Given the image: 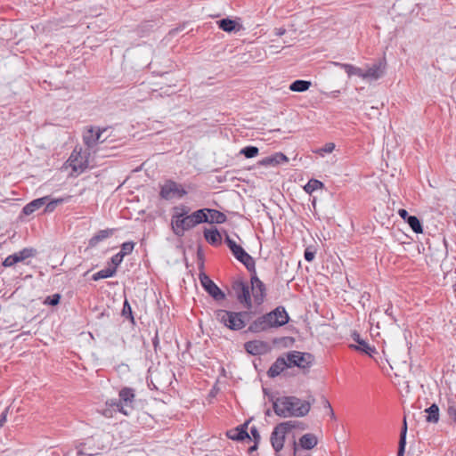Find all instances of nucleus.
<instances>
[{"label": "nucleus", "instance_id": "obj_46", "mask_svg": "<svg viewBox=\"0 0 456 456\" xmlns=\"http://www.w3.org/2000/svg\"><path fill=\"white\" fill-rule=\"evenodd\" d=\"M250 433L254 438V443L258 444L260 441V434L256 427L250 428Z\"/></svg>", "mask_w": 456, "mask_h": 456}, {"label": "nucleus", "instance_id": "obj_27", "mask_svg": "<svg viewBox=\"0 0 456 456\" xmlns=\"http://www.w3.org/2000/svg\"><path fill=\"white\" fill-rule=\"evenodd\" d=\"M426 421L428 423H437L439 421L440 413L439 407L437 404L433 403L428 408L425 410Z\"/></svg>", "mask_w": 456, "mask_h": 456}, {"label": "nucleus", "instance_id": "obj_15", "mask_svg": "<svg viewBox=\"0 0 456 456\" xmlns=\"http://www.w3.org/2000/svg\"><path fill=\"white\" fill-rule=\"evenodd\" d=\"M244 347L252 355L265 354L269 349L268 344L261 340L248 341L245 343Z\"/></svg>", "mask_w": 456, "mask_h": 456}, {"label": "nucleus", "instance_id": "obj_10", "mask_svg": "<svg viewBox=\"0 0 456 456\" xmlns=\"http://www.w3.org/2000/svg\"><path fill=\"white\" fill-rule=\"evenodd\" d=\"M200 281L204 289L216 301H222L225 298V294L219 287L205 273H200L199 275Z\"/></svg>", "mask_w": 456, "mask_h": 456}, {"label": "nucleus", "instance_id": "obj_29", "mask_svg": "<svg viewBox=\"0 0 456 456\" xmlns=\"http://www.w3.org/2000/svg\"><path fill=\"white\" fill-rule=\"evenodd\" d=\"M407 422L406 418L403 419V427L400 432L397 456H403L406 446Z\"/></svg>", "mask_w": 456, "mask_h": 456}, {"label": "nucleus", "instance_id": "obj_7", "mask_svg": "<svg viewBox=\"0 0 456 456\" xmlns=\"http://www.w3.org/2000/svg\"><path fill=\"white\" fill-rule=\"evenodd\" d=\"M232 289L235 297L240 304H241L248 310L252 308V301L249 293V287L242 279H237L232 281Z\"/></svg>", "mask_w": 456, "mask_h": 456}, {"label": "nucleus", "instance_id": "obj_11", "mask_svg": "<svg viewBox=\"0 0 456 456\" xmlns=\"http://www.w3.org/2000/svg\"><path fill=\"white\" fill-rule=\"evenodd\" d=\"M187 194V191L175 181L168 180L161 186L159 195L164 200H170L174 197L182 198Z\"/></svg>", "mask_w": 456, "mask_h": 456}, {"label": "nucleus", "instance_id": "obj_3", "mask_svg": "<svg viewBox=\"0 0 456 456\" xmlns=\"http://www.w3.org/2000/svg\"><path fill=\"white\" fill-rule=\"evenodd\" d=\"M214 314L216 321L232 330L243 329L250 317V314L247 311L232 312L224 309L215 311Z\"/></svg>", "mask_w": 456, "mask_h": 456}, {"label": "nucleus", "instance_id": "obj_57", "mask_svg": "<svg viewBox=\"0 0 456 456\" xmlns=\"http://www.w3.org/2000/svg\"><path fill=\"white\" fill-rule=\"evenodd\" d=\"M281 340H289L292 343L294 341V338L290 337H285L281 338Z\"/></svg>", "mask_w": 456, "mask_h": 456}, {"label": "nucleus", "instance_id": "obj_40", "mask_svg": "<svg viewBox=\"0 0 456 456\" xmlns=\"http://www.w3.org/2000/svg\"><path fill=\"white\" fill-rule=\"evenodd\" d=\"M335 149V144L333 142H328L323 147L315 151V153L323 156L324 153H331Z\"/></svg>", "mask_w": 456, "mask_h": 456}, {"label": "nucleus", "instance_id": "obj_58", "mask_svg": "<svg viewBox=\"0 0 456 456\" xmlns=\"http://www.w3.org/2000/svg\"><path fill=\"white\" fill-rule=\"evenodd\" d=\"M265 415L266 416H270L271 415V411L269 409L265 411Z\"/></svg>", "mask_w": 456, "mask_h": 456}, {"label": "nucleus", "instance_id": "obj_12", "mask_svg": "<svg viewBox=\"0 0 456 456\" xmlns=\"http://www.w3.org/2000/svg\"><path fill=\"white\" fill-rule=\"evenodd\" d=\"M251 278V290H252V296L254 297L255 302L257 305H260L263 303L265 297V285L264 282L257 277L256 272H250Z\"/></svg>", "mask_w": 456, "mask_h": 456}, {"label": "nucleus", "instance_id": "obj_50", "mask_svg": "<svg viewBox=\"0 0 456 456\" xmlns=\"http://www.w3.org/2000/svg\"><path fill=\"white\" fill-rule=\"evenodd\" d=\"M8 408H6L0 415V428L4 426L7 419Z\"/></svg>", "mask_w": 456, "mask_h": 456}, {"label": "nucleus", "instance_id": "obj_18", "mask_svg": "<svg viewBox=\"0 0 456 456\" xmlns=\"http://www.w3.org/2000/svg\"><path fill=\"white\" fill-rule=\"evenodd\" d=\"M248 423H244L242 425L238 426L235 428L230 429L226 432V436L228 438L234 441H242L244 439H250V436L248 433Z\"/></svg>", "mask_w": 456, "mask_h": 456}, {"label": "nucleus", "instance_id": "obj_6", "mask_svg": "<svg viewBox=\"0 0 456 456\" xmlns=\"http://www.w3.org/2000/svg\"><path fill=\"white\" fill-rule=\"evenodd\" d=\"M224 241L234 257L241 264H243L248 272H255L256 265L254 258L248 253H247L240 245H238L228 235H226Z\"/></svg>", "mask_w": 456, "mask_h": 456}, {"label": "nucleus", "instance_id": "obj_42", "mask_svg": "<svg viewBox=\"0 0 456 456\" xmlns=\"http://www.w3.org/2000/svg\"><path fill=\"white\" fill-rule=\"evenodd\" d=\"M19 262V257L16 256L15 253L12 255L8 256L3 262V265L4 267H10L14 265Z\"/></svg>", "mask_w": 456, "mask_h": 456}, {"label": "nucleus", "instance_id": "obj_25", "mask_svg": "<svg viewBox=\"0 0 456 456\" xmlns=\"http://www.w3.org/2000/svg\"><path fill=\"white\" fill-rule=\"evenodd\" d=\"M217 25H218L219 28H221L222 30H224L225 32H229V33L235 31V30H239L241 27L234 20H232L229 18L221 19V20H217Z\"/></svg>", "mask_w": 456, "mask_h": 456}, {"label": "nucleus", "instance_id": "obj_53", "mask_svg": "<svg viewBox=\"0 0 456 456\" xmlns=\"http://www.w3.org/2000/svg\"><path fill=\"white\" fill-rule=\"evenodd\" d=\"M339 94H340V91L336 90V91H332V92L329 93L328 95L335 98V97H338L339 95Z\"/></svg>", "mask_w": 456, "mask_h": 456}, {"label": "nucleus", "instance_id": "obj_26", "mask_svg": "<svg viewBox=\"0 0 456 456\" xmlns=\"http://www.w3.org/2000/svg\"><path fill=\"white\" fill-rule=\"evenodd\" d=\"M332 64L343 69L346 72L348 77H352L354 75L362 78V69L358 67H355L352 64L340 63L337 61L332 62Z\"/></svg>", "mask_w": 456, "mask_h": 456}, {"label": "nucleus", "instance_id": "obj_33", "mask_svg": "<svg viewBox=\"0 0 456 456\" xmlns=\"http://www.w3.org/2000/svg\"><path fill=\"white\" fill-rule=\"evenodd\" d=\"M408 219L409 220H407L406 223L409 224V226L411 228V230L415 233H422L423 232L422 224L417 216H412L411 217H408Z\"/></svg>", "mask_w": 456, "mask_h": 456}, {"label": "nucleus", "instance_id": "obj_36", "mask_svg": "<svg viewBox=\"0 0 456 456\" xmlns=\"http://www.w3.org/2000/svg\"><path fill=\"white\" fill-rule=\"evenodd\" d=\"M323 186V183L316 179H311L309 182L305 185L304 189L305 191L311 194L314 191L321 189Z\"/></svg>", "mask_w": 456, "mask_h": 456}, {"label": "nucleus", "instance_id": "obj_55", "mask_svg": "<svg viewBox=\"0 0 456 456\" xmlns=\"http://www.w3.org/2000/svg\"><path fill=\"white\" fill-rule=\"evenodd\" d=\"M386 314H387L388 316H390L392 319H394L393 317V313H392V306H389L386 309L385 311Z\"/></svg>", "mask_w": 456, "mask_h": 456}, {"label": "nucleus", "instance_id": "obj_14", "mask_svg": "<svg viewBox=\"0 0 456 456\" xmlns=\"http://www.w3.org/2000/svg\"><path fill=\"white\" fill-rule=\"evenodd\" d=\"M106 130L107 128H98L97 131L94 132V127H90L83 135L84 143L88 149H93L98 143L103 142L105 139H102V135Z\"/></svg>", "mask_w": 456, "mask_h": 456}, {"label": "nucleus", "instance_id": "obj_52", "mask_svg": "<svg viewBox=\"0 0 456 456\" xmlns=\"http://www.w3.org/2000/svg\"><path fill=\"white\" fill-rule=\"evenodd\" d=\"M286 33V29L284 28H278L274 29V34L278 37H281Z\"/></svg>", "mask_w": 456, "mask_h": 456}, {"label": "nucleus", "instance_id": "obj_19", "mask_svg": "<svg viewBox=\"0 0 456 456\" xmlns=\"http://www.w3.org/2000/svg\"><path fill=\"white\" fill-rule=\"evenodd\" d=\"M289 368L287 357L280 356L269 368L267 374L270 378L279 376L285 369Z\"/></svg>", "mask_w": 456, "mask_h": 456}, {"label": "nucleus", "instance_id": "obj_21", "mask_svg": "<svg viewBox=\"0 0 456 456\" xmlns=\"http://www.w3.org/2000/svg\"><path fill=\"white\" fill-rule=\"evenodd\" d=\"M352 338L354 342L357 343V346L351 345L350 346L357 351H361L365 353L366 354L371 356L373 353H375V348L371 347L364 339H362L357 332H354Z\"/></svg>", "mask_w": 456, "mask_h": 456}, {"label": "nucleus", "instance_id": "obj_9", "mask_svg": "<svg viewBox=\"0 0 456 456\" xmlns=\"http://www.w3.org/2000/svg\"><path fill=\"white\" fill-rule=\"evenodd\" d=\"M279 322L273 315V311L268 314H265L256 320H255L252 323H250L248 327V330L251 332H261L267 330L271 328H278Z\"/></svg>", "mask_w": 456, "mask_h": 456}, {"label": "nucleus", "instance_id": "obj_45", "mask_svg": "<svg viewBox=\"0 0 456 456\" xmlns=\"http://www.w3.org/2000/svg\"><path fill=\"white\" fill-rule=\"evenodd\" d=\"M124 256L118 252L111 257L112 268H116L122 263Z\"/></svg>", "mask_w": 456, "mask_h": 456}, {"label": "nucleus", "instance_id": "obj_17", "mask_svg": "<svg viewBox=\"0 0 456 456\" xmlns=\"http://www.w3.org/2000/svg\"><path fill=\"white\" fill-rule=\"evenodd\" d=\"M200 210H203L207 217V221H205V223L221 224L225 223L227 220L226 216L219 210L207 208H200Z\"/></svg>", "mask_w": 456, "mask_h": 456}, {"label": "nucleus", "instance_id": "obj_16", "mask_svg": "<svg viewBox=\"0 0 456 456\" xmlns=\"http://www.w3.org/2000/svg\"><path fill=\"white\" fill-rule=\"evenodd\" d=\"M385 72V65L379 61L374 63L371 67H369L365 71L362 70V78L377 80L380 78Z\"/></svg>", "mask_w": 456, "mask_h": 456}, {"label": "nucleus", "instance_id": "obj_39", "mask_svg": "<svg viewBox=\"0 0 456 456\" xmlns=\"http://www.w3.org/2000/svg\"><path fill=\"white\" fill-rule=\"evenodd\" d=\"M134 245L135 244L133 241L124 242L121 245V249H120L119 253L125 257L126 256H127L133 252Z\"/></svg>", "mask_w": 456, "mask_h": 456}, {"label": "nucleus", "instance_id": "obj_48", "mask_svg": "<svg viewBox=\"0 0 456 456\" xmlns=\"http://www.w3.org/2000/svg\"><path fill=\"white\" fill-rule=\"evenodd\" d=\"M398 214L405 222H407V220H409L408 217H411L412 216H410L408 214L407 210L403 209V208L399 209L398 210Z\"/></svg>", "mask_w": 456, "mask_h": 456}, {"label": "nucleus", "instance_id": "obj_24", "mask_svg": "<svg viewBox=\"0 0 456 456\" xmlns=\"http://www.w3.org/2000/svg\"><path fill=\"white\" fill-rule=\"evenodd\" d=\"M203 233L205 240L210 245L216 246L221 244V234L216 227L211 229H205Z\"/></svg>", "mask_w": 456, "mask_h": 456}, {"label": "nucleus", "instance_id": "obj_20", "mask_svg": "<svg viewBox=\"0 0 456 456\" xmlns=\"http://www.w3.org/2000/svg\"><path fill=\"white\" fill-rule=\"evenodd\" d=\"M288 161L289 159L285 154L281 152H276L273 155L264 158L259 161L258 164L264 167H275Z\"/></svg>", "mask_w": 456, "mask_h": 456}, {"label": "nucleus", "instance_id": "obj_1", "mask_svg": "<svg viewBox=\"0 0 456 456\" xmlns=\"http://www.w3.org/2000/svg\"><path fill=\"white\" fill-rule=\"evenodd\" d=\"M272 401L273 411L279 417H305L310 411L314 398L303 401L296 396H281Z\"/></svg>", "mask_w": 456, "mask_h": 456}, {"label": "nucleus", "instance_id": "obj_56", "mask_svg": "<svg viewBox=\"0 0 456 456\" xmlns=\"http://www.w3.org/2000/svg\"><path fill=\"white\" fill-rule=\"evenodd\" d=\"M256 449H257V444L254 443V445H252L248 448V452H252L256 451Z\"/></svg>", "mask_w": 456, "mask_h": 456}, {"label": "nucleus", "instance_id": "obj_37", "mask_svg": "<svg viewBox=\"0 0 456 456\" xmlns=\"http://www.w3.org/2000/svg\"><path fill=\"white\" fill-rule=\"evenodd\" d=\"M258 148L256 146H246L240 150V154L244 155L247 159H251L258 154Z\"/></svg>", "mask_w": 456, "mask_h": 456}, {"label": "nucleus", "instance_id": "obj_34", "mask_svg": "<svg viewBox=\"0 0 456 456\" xmlns=\"http://www.w3.org/2000/svg\"><path fill=\"white\" fill-rule=\"evenodd\" d=\"M446 415L452 422H456V402L452 399L447 402Z\"/></svg>", "mask_w": 456, "mask_h": 456}, {"label": "nucleus", "instance_id": "obj_28", "mask_svg": "<svg viewBox=\"0 0 456 456\" xmlns=\"http://www.w3.org/2000/svg\"><path fill=\"white\" fill-rule=\"evenodd\" d=\"M318 441L314 435L305 434L299 439V444L303 449L311 450L316 446Z\"/></svg>", "mask_w": 456, "mask_h": 456}, {"label": "nucleus", "instance_id": "obj_5", "mask_svg": "<svg viewBox=\"0 0 456 456\" xmlns=\"http://www.w3.org/2000/svg\"><path fill=\"white\" fill-rule=\"evenodd\" d=\"M300 422L295 420H289L278 424L271 434V444L273 450L278 452L284 445L285 436L293 428H297Z\"/></svg>", "mask_w": 456, "mask_h": 456}, {"label": "nucleus", "instance_id": "obj_13", "mask_svg": "<svg viewBox=\"0 0 456 456\" xmlns=\"http://www.w3.org/2000/svg\"><path fill=\"white\" fill-rule=\"evenodd\" d=\"M68 162L72 168V171L77 175L83 173L88 167V159L86 157L82 156L81 151H77L75 149L69 156Z\"/></svg>", "mask_w": 456, "mask_h": 456}, {"label": "nucleus", "instance_id": "obj_35", "mask_svg": "<svg viewBox=\"0 0 456 456\" xmlns=\"http://www.w3.org/2000/svg\"><path fill=\"white\" fill-rule=\"evenodd\" d=\"M37 254V250L32 248H25L19 252H16V256L19 257V262L23 261L28 257H33Z\"/></svg>", "mask_w": 456, "mask_h": 456}, {"label": "nucleus", "instance_id": "obj_51", "mask_svg": "<svg viewBox=\"0 0 456 456\" xmlns=\"http://www.w3.org/2000/svg\"><path fill=\"white\" fill-rule=\"evenodd\" d=\"M152 345H153L154 349L157 350V348L159 346V339L158 332H156L154 338H152Z\"/></svg>", "mask_w": 456, "mask_h": 456}, {"label": "nucleus", "instance_id": "obj_41", "mask_svg": "<svg viewBox=\"0 0 456 456\" xmlns=\"http://www.w3.org/2000/svg\"><path fill=\"white\" fill-rule=\"evenodd\" d=\"M63 202V200L62 199H57V200H53L52 201H49L47 203H45V208L44 209V212L45 213H50V212H53L58 204Z\"/></svg>", "mask_w": 456, "mask_h": 456}, {"label": "nucleus", "instance_id": "obj_38", "mask_svg": "<svg viewBox=\"0 0 456 456\" xmlns=\"http://www.w3.org/2000/svg\"><path fill=\"white\" fill-rule=\"evenodd\" d=\"M122 316L130 320L132 323L134 322L131 305L127 300H125L122 309Z\"/></svg>", "mask_w": 456, "mask_h": 456}, {"label": "nucleus", "instance_id": "obj_22", "mask_svg": "<svg viewBox=\"0 0 456 456\" xmlns=\"http://www.w3.org/2000/svg\"><path fill=\"white\" fill-rule=\"evenodd\" d=\"M48 200V196L33 200L32 201H30L29 203L23 207L22 213L25 216H29L33 214L37 209L41 208Z\"/></svg>", "mask_w": 456, "mask_h": 456}, {"label": "nucleus", "instance_id": "obj_2", "mask_svg": "<svg viewBox=\"0 0 456 456\" xmlns=\"http://www.w3.org/2000/svg\"><path fill=\"white\" fill-rule=\"evenodd\" d=\"M184 215V213L181 215H172L171 217L172 231L178 237H183L185 232L207 221L205 213L200 209L192 212L187 216Z\"/></svg>", "mask_w": 456, "mask_h": 456}, {"label": "nucleus", "instance_id": "obj_8", "mask_svg": "<svg viewBox=\"0 0 456 456\" xmlns=\"http://www.w3.org/2000/svg\"><path fill=\"white\" fill-rule=\"evenodd\" d=\"M289 368L298 367L299 369L310 368L314 362V355L310 353L290 351L286 354Z\"/></svg>", "mask_w": 456, "mask_h": 456}, {"label": "nucleus", "instance_id": "obj_23", "mask_svg": "<svg viewBox=\"0 0 456 456\" xmlns=\"http://www.w3.org/2000/svg\"><path fill=\"white\" fill-rule=\"evenodd\" d=\"M113 232H114V229H105V230L99 231L95 235H94L89 240L88 247L89 248L96 247L101 241L112 236Z\"/></svg>", "mask_w": 456, "mask_h": 456}, {"label": "nucleus", "instance_id": "obj_4", "mask_svg": "<svg viewBox=\"0 0 456 456\" xmlns=\"http://www.w3.org/2000/svg\"><path fill=\"white\" fill-rule=\"evenodd\" d=\"M119 399H111L107 402L110 407H117L119 412L126 416L130 415L134 408V402L135 398L134 389L131 387H123L118 393Z\"/></svg>", "mask_w": 456, "mask_h": 456}, {"label": "nucleus", "instance_id": "obj_43", "mask_svg": "<svg viewBox=\"0 0 456 456\" xmlns=\"http://www.w3.org/2000/svg\"><path fill=\"white\" fill-rule=\"evenodd\" d=\"M60 300H61V296L60 294H53L50 297H47V298L45 299V303L50 305H57L59 303H60Z\"/></svg>", "mask_w": 456, "mask_h": 456}, {"label": "nucleus", "instance_id": "obj_49", "mask_svg": "<svg viewBox=\"0 0 456 456\" xmlns=\"http://www.w3.org/2000/svg\"><path fill=\"white\" fill-rule=\"evenodd\" d=\"M321 403H322V404L323 408H324L326 411H328V410H330V408H332V407H331L330 403L329 402V400H328L325 396H322V398H321Z\"/></svg>", "mask_w": 456, "mask_h": 456}, {"label": "nucleus", "instance_id": "obj_31", "mask_svg": "<svg viewBox=\"0 0 456 456\" xmlns=\"http://www.w3.org/2000/svg\"><path fill=\"white\" fill-rule=\"evenodd\" d=\"M311 86V82L307 80L297 79L292 82L289 86V89L293 92H305Z\"/></svg>", "mask_w": 456, "mask_h": 456}, {"label": "nucleus", "instance_id": "obj_44", "mask_svg": "<svg viewBox=\"0 0 456 456\" xmlns=\"http://www.w3.org/2000/svg\"><path fill=\"white\" fill-rule=\"evenodd\" d=\"M190 212V208L186 206H183V205H180V206H177V207H175L174 208V214L173 215H181V214H185L184 216H189Z\"/></svg>", "mask_w": 456, "mask_h": 456}, {"label": "nucleus", "instance_id": "obj_54", "mask_svg": "<svg viewBox=\"0 0 456 456\" xmlns=\"http://www.w3.org/2000/svg\"><path fill=\"white\" fill-rule=\"evenodd\" d=\"M327 413L330 415V419H336V416H335V413H334V411L332 408H330V410L327 411Z\"/></svg>", "mask_w": 456, "mask_h": 456}, {"label": "nucleus", "instance_id": "obj_32", "mask_svg": "<svg viewBox=\"0 0 456 456\" xmlns=\"http://www.w3.org/2000/svg\"><path fill=\"white\" fill-rule=\"evenodd\" d=\"M116 273V268H104L93 275L94 281L112 277Z\"/></svg>", "mask_w": 456, "mask_h": 456}, {"label": "nucleus", "instance_id": "obj_30", "mask_svg": "<svg viewBox=\"0 0 456 456\" xmlns=\"http://www.w3.org/2000/svg\"><path fill=\"white\" fill-rule=\"evenodd\" d=\"M273 315L279 322L278 327L283 326L289 322V317L283 306H278L273 310Z\"/></svg>", "mask_w": 456, "mask_h": 456}, {"label": "nucleus", "instance_id": "obj_47", "mask_svg": "<svg viewBox=\"0 0 456 456\" xmlns=\"http://www.w3.org/2000/svg\"><path fill=\"white\" fill-rule=\"evenodd\" d=\"M315 253L309 248H306L304 253V257L305 261L312 262L314 258Z\"/></svg>", "mask_w": 456, "mask_h": 456}]
</instances>
